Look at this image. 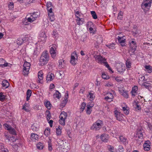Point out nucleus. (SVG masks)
I'll return each instance as SVG.
<instances>
[{
  "label": "nucleus",
  "mask_w": 152,
  "mask_h": 152,
  "mask_svg": "<svg viewBox=\"0 0 152 152\" xmlns=\"http://www.w3.org/2000/svg\"><path fill=\"white\" fill-rule=\"evenodd\" d=\"M49 59V56L48 51L45 50L41 54L39 59V65L43 66L47 64Z\"/></svg>",
  "instance_id": "obj_1"
},
{
  "label": "nucleus",
  "mask_w": 152,
  "mask_h": 152,
  "mask_svg": "<svg viewBox=\"0 0 152 152\" xmlns=\"http://www.w3.org/2000/svg\"><path fill=\"white\" fill-rule=\"evenodd\" d=\"M95 61L99 64H103L104 66L108 68L110 71H112V69L110 68L107 62V61L106 59L100 55H96L94 56Z\"/></svg>",
  "instance_id": "obj_2"
},
{
  "label": "nucleus",
  "mask_w": 152,
  "mask_h": 152,
  "mask_svg": "<svg viewBox=\"0 0 152 152\" xmlns=\"http://www.w3.org/2000/svg\"><path fill=\"white\" fill-rule=\"evenodd\" d=\"M103 125V121L100 120H98L94 123L91 126L90 129L93 130H99L101 128Z\"/></svg>",
  "instance_id": "obj_3"
},
{
  "label": "nucleus",
  "mask_w": 152,
  "mask_h": 152,
  "mask_svg": "<svg viewBox=\"0 0 152 152\" xmlns=\"http://www.w3.org/2000/svg\"><path fill=\"white\" fill-rule=\"evenodd\" d=\"M130 49L129 51H131L133 54H134L135 51L137 50V43L134 39H132L129 42Z\"/></svg>",
  "instance_id": "obj_4"
},
{
  "label": "nucleus",
  "mask_w": 152,
  "mask_h": 152,
  "mask_svg": "<svg viewBox=\"0 0 152 152\" xmlns=\"http://www.w3.org/2000/svg\"><path fill=\"white\" fill-rule=\"evenodd\" d=\"M31 64L30 63L25 61L23 65V74L27 75L28 74V72L30 67Z\"/></svg>",
  "instance_id": "obj_5"
},
{
  "label": "nucleus",
  "mask_w": 152,
  "mask_h": 152,
  "mask_svg": "<svg viewBox=\"0 0 152 152\" xmlns=\"http://www.w3.org/2000/svg\"><path fill=\"white\" fill-rule=\"evenodd\" d=\"M142 133L143 130L141 128L138 129L137 130L136 137L138 138V140L139 141V143H140L143 141V137Z\"/></svg>",
  "instance_id": "obj_6"
},
{
  "label": "nucleus",
  "mask_w": 152,
  "mask_h": 152,
  "mask_svg": "<svg viewBox=\"0 0 152 152\" xmlns=\"http://www.w3.org/2000/svg\"><path fill=\"white\" fill-rule=\"evenodd\" d=\"M115 67L117 71L120 73L123 72L125 70L124 65L122 62L116 63Z\"/></svg>",
  "instance_id": "obj_7"
},
{
  "label": "nucleus",
  "mask_w": 152,
  "mask_h": 152,
  "mask_svg": "<svg viewBox=\"0 0 152 152\" xmlns=\"http://www.w3.org/2000/svg\"><path fill=\"white\" fill-rule=\"evenodd\" d=\"M57 46L56 44H53L50 48V53L52 57L54 58L56 54V49Z\"/></svg>",
  "instance_id": "obj_8"
},
{
  "label": "nucleus",
  "mask_w": 152,
  "mask_h": 152,
  "mask_svg": "<svg viewBox=\"0 0 152 152\" xmlns=\"http://www.w3.org/2000/svg\"><path fill=\"white\" fill-rule=\"evenodd\" d=\"M152 0H143L141 4V7L142 8H147L148 7L150 8L152 3Z\"/></svg>",
  "instance_id": "obj_9"
},
{
  "label": "nucleus",
  "mask_w": 152,
  "mask_h": 152,
  "mask_svg": "<svg viewBox=\"0 0 152 152\" xmlns=\"http://www.w3.org/2000/svg\"><path fill=\"white\" fill-rule=\"evenodd\" d=\"M113 94L110 92H108L106 94L104 99L108 102H110L113 101Z\"/></svg>",
  "instance_id": "obj_10"
},
{
  "label": "nucleus",
  "mask_w": 152,
  "mask_h": 152,
  "mask_svg": "<svg viewBox=\"0 0 152 152\" xmlns=\"http://www.w3.org/2000/svg\"><path fill=\"white\" fill-rule=\"evenodd\" d=\"M118 91L120 94L122 95L124 97L127 99L129 98V95L126 91L125 90L123 87L119 88Z\"/></svg>",
  "instance_id": "obj_11"
},
{
  "label": "nucleus",
  "mask_w": 152,
  "mask_h": 152,
  "mask_svg": "<svg viewBox=\"0 0 152 152\" xmlns=\"http://www.w3.org/2000/svg\"><path fill=\"white\" fill-rule=\"evenodd\" d=\"M114 113L117 120L119 121H121L123 118L124 115L116 110L114 111Z\"/></svg>",
  "instance_id": "obj_12"
},
{
  "label": "nucleus",
  "mask_w": 152,
  "mask_h": 152,
  "mask_svg": "<svg viewBox=\"0 0 152 152\" xmlns=\"http://www.w3.org/2000/svg\"><path fill=\"white\" fill-rule=\"evenodd\" d=\"M94 104L92 102L89 103L86 106V113L88 115L91 114L92 111V108L94 106Z\"/></svg>",
  "instance_id": "obj_13"
},
{
  "label": "nucleus",
  "mask_w": 152,
  "mask_h": 152,
  "mask_svg": "<svg viewBox=\"0 0 152 152\" xmlns=\"http://www.w3.org/2000/svg\"><path fill=\"white\" fill-rule=\"evenodd\" d=\"M48 14L49 17V20L51 21H53L55 20V16L53 12H52V7L49 9L48 11Z\"/></svg>",
  "instance_id": "obj_14"
},
{
  "label": "nucleus",
  "mask_w": 152,
  "mask_h": 152,
  "mask_svg": "<svg viewBox=\"0 0 152 152\" xmlns=\"http://www.w3.org/2000/svg\"><path fill=\"white\" fill-rule=\"evenodd\" d=\"M84 22V18H83V15H81L79 16H77V24L80 25H81Z\"/></svg>",
  "instance_id": "obj_15"
},
{
  "label": "nucleus",
  "mask_w": 152,
  "mask_h": 152,
  "mask_svg": "<svg viewBox=\"0 0 152 152\" xmlns=\"http://www.w3.org/2000/svg\"><path fill=\"white\" fill-rule=\"evenodd\" d=\"M122 110L126 115H128L129 113V108L125 103H123L122 105Z\"/></svg>",
  "instance_id": "obj_16"
},
{
  "label": "nucleus",
  "mask_w": 152,
  "mask_h": 152,
  "mask_svg": "<svg viewBox=\"0 0 152 152\" xmlns=\"http://www.w3.org/2000/svg\"><path fill=\"white\" fill-rule=\"evenodd\" d=\"M87 98L91 101L94 100L95 98V95L93 91H90L88 92Z\"/></svg>",
  "instance_id": "obj_17"
},
{
  "label": "nucleus",
  "mask_w": 152,
  "mask_h": 152,
  "mask_svg": "<svg viewBox=\"0 0 152 152\" xmlns=\"http://www.w3.org/2000/svg\"><path fill=\"white\" fill-rule=\"evenodd\" d=\"M68 143H66L65 142L64 145H62L59 148H60L63 152H66L69 149V148L68 146Z\"/></svg>",
  "instance_id": "obj_18"
},
{
  "label": "nucleus",
  "mask_w": 152,
  "mask_h": 152,
  "mask_svg": "<svg viewBox=\"0 0 152 152\" xmlns=\"http://www.w3.org/2000/svg\"><path fill=\"white\" fill-rule=\"evenodd\" d=\"M76 56V52L74 51V52L72 53L71 56V59L70 62L73 65L75 64V56Z\"/></svg>",
  "instance_id": "obj_19"
},
{
  "label": "nucleus",
  "mask_w": 152,
  "mask_h": 152,
  "mask_svg": "<svg viewBox=\"0 0 152 152\" xmlns=\"http://www.w3.org/2000/svg\"><path fill=\"white\" fill-rule=\"evenodd\" d=\"M119 140L124 145H126L128 143L127 138L122 135L120 136Z\"/></svg>",
  "instance_id": "obj_20"
},
{
  "label": "nucleus",
  "mask_w": 152,
  "mask_h": 152,
  "mask_svg": "<svg viewBox=\"0 0 152 152\" xmlns=\"http://www.w3.org/2000/svg\"><path fill=\"white\" fill-rule=\"evenodd\" d=\"M148 142H149V141H146L143 144L144 149L145 151H148L150 149V145Z\"/></svg>",
  "instance_id": "obj_21"
},
{
  "label": "nucleus",
  "mask_w": 152,
  "mask_h": 152,
  "mask_svg": "<svg viewBox=\"0 0 152 152\" xmlns=\"http://www.w3.org/2000/svg\"><path fill=\"white\" fill-rule=\"evenodd\" d=\"M54 78V74L51 73H49L46 77V80L47 82L51 81L53 80Z\"/></svg>",
  "instance_id": "obj_22"
},
{
  "label": "nucleus",
  "mask_w": 152,
  "mask_h": 152,
  "mask_svg": "<svg viewBox=\"0 0 152 152\" xmlns=\"http://www.w3.org/2000/svg\"><path fill=\"white\" fill-rule=\"evenodd\" d=\"M118 41L121 46H125V39L124 38V37H120L118 36L117 37Z\"/></svg>",
  "instance_id": "obj_23"
},
{
  "label": "nucleus",
  "mask_w": 152,
  "mask_h": 152,
  "mask_svg": "<svg viewBox=\"0 0 152 152\" xmlns=\"http://www.w3.org/2000/svg\"><path fill=\"white\" fill-rule=\"evenodd\" d=\"M100 138L103 142H107L108 139V135L105 134H102L100 136Z\"/></svg>",
  "instance_id": "obj_24"
},
{
  "label": "nucleus",
  "mask_w": 152,
  "mask_h": 152,
  "mask_svg": "<svg viewBox=\"0 0 152 152\" xmlns=\"http://www.w3.org/2000/svg\"><path fill=\"white\" fill-rule=\"evenodd\" d=\"M27 37H26L23 38H19L18 39L17 44L19 45H21L24 41L26 40Z\"/></svg>",
  "instance_id": "obj_25"
},
{
  "label": "nucleus",
  "mask_w": 152,
  "mask_h": 152,
  "mask_svg": "<svg viewBox=\"0 0 152 152\" xmlns=\"http://www.w3.org/2000/svg\"><path fill=\"white\" fill-rule=\"evenodd\" d=\"M138 87L136 86H134L132 88V90L131 91V93L132 94V96L134 97L137 93V91L138 90Z\"/></svg>",
  "instance_id": "obj_26"
},
{
  "label": "nucleus",
  "mask_w": 152,
  "mask_h": 152,
  "mask_svg": "<svg viewBox=\"0 0 152 152\" xmlns=\"http://www.w3.org/2000/svg\"><path fill=\"white\" fill-rule=\"evenodd\" d=\"M132 34L134 37H137L140 34V32L139 30L136 28H134L132 32Z\"/></svg>",
  "instance_id": "obj_27"
},
{
  "label": "nucleus",
  "mask_w": 152,
  "mask_h": 152,
  "mask_svg": "<svg viewBox=\"0 0 152 152\" xmlns=\"http://www.w3.org/2000/svg\"><path fill=\"white\" fill-rule=\"evenodd\" d=\"M139 83H141V82H142L143 81L145 82V81H147V79H145V77L142 74H141L139 76Z\"/></svg>",
  "instance_id": "obj_28"
},
{
  "label": "nucleus",
  "mask_w": 152,
  "mask_h": 152,
  "mask_svg": "<svg viewBox=\"0 0 152 152\" xmlns=\"http://www.w3.org/2000/svg\"><path fill=\"white\" fill-rule=\"evenodd\" d=\"M39 37L41 40L42 41L45 40L47 36L45 32H42L39 34Z\"/></svg>",
  "instance_id": "obj_29"
},
{
  "label": "nucleus",
  "mask_w": 152,
  "mask_h": 152,
  "mask_svg": "<svg viewBox=\"0 0 152 152\" xmlns=\"http://www.w3.org/2000/svg\"><path fill=\"white\" fill-rule=\"evenodd\" d=\"M38 76L39 80H38L39 83H40V81L43 79V74L41 70L39 71L38 73Z\"/></svg>",
  "instance_id": "obj_30"
},
{
  "label": "nucleus",
  "mask_w": 152,
  "mask_h": 152,
  "mask_svg": "<svg viewBox=\"0 0 152 152\" xmlns=\"http://www.w3.org/2000/svg\"><path fill=\"white\" fill-rule=\"evenodd\" d=\"M38 137L37 134L34 133H32L31 136V138L32 140L35 141L36 140L38 139Z\"/></svg>",
  "instance_id": "obj_31"
},
{
  "label": "nucleus",
  "mask_w": 152,
  "mask_h": 152,
  "mask_svg": "<svg viewBox=\"0 0 152 152\" xmlns=\"http://www.w3.org/2000/svg\"><path fill=\"white\" fill-rule=\"evenodd\" d=\"M1 84L2 86L5 88H7L9 86V83L6 80H3Z\"/></svg>",
  "instance_id": "obj_32"
},
{
  "label": "nucleus",
  "mask_w": 152,
  "mask_h": 152,
  "mask_svg": "<svg viewBox=\"0 0 152 152\" xmlns=\"http://www.w3.org/2000/svg\"><path fill=\"white\" fill-rule=\"evenodd\" d=\"M57 142V143L56 145L58 146L59 148L64 144L63 140L60 139L58 140Z\"/></svg>",
  "instance_id": "obj_33"
},
{
  "label": "nucleus",
  "mask_w": 152,
  "mask_h": 152,
  "mask_svg": "<svg viewBox=\"0 0 152 152\" xmlns=\"http://www.w3.org/2000/svg\"><path fill=\"white\" fill-rule=\"evenodd\" d=\"M67 116V114L64 112H62L60 115L59 117L60 119L65 120Z\"/></svg>",
  "instance_id": "obj_34"
},
{
  "label": "nucleus",
  "mask_w": 152,
  "mask_h": 152,
  "mask_svg": "<svg viewBox=\"0 0 152 152\" xmlns=\"http://www.w3.org/2000/svg\"><path fill=\"white\" fill-rule=\"evenodd\" d=\"M5 61L3 58L0 59V66H1L2 67L7 66L8 65V63H5Z\"/></svg>",
  "instance_id": "obj_35"
},
{
  "label": "nucleus",
  "mask_w": 152,
  "mask_h": 152,
  "mask_svg": "<svg viewBox=\"0 0 152 152\" xmlns=\"http://www.w3.org/2000/svg\"><path fill=\"white\" fill-rule=\"evenodd\" d=\"M6 125H7V126H6L7 128V129L9 130L11 134L13 135L16 134V132L14 129H13L10 127L8 128L7 126H9L7 124H6Z\"/></svg>",
  "instance_id": "obj_36"
},
{
  "label": "nucleus",
  "mask_w": 152,
  "mask_h": 152,
  "mask_svg": "<svg viewBox=\"0 0 152 152\" xmlns=\"http://www.w3.org/2000/svg\"><path fill=\"white\" fill-rule=\"evenodd\" d=\"M95 27V25L92 22L90 21L88 22L87 24V29H89L90 28H92Z\"/></svg>",
  "instance_id": "obj_37"
},
{
  "label": "nucleus",
  "mask_w": 152,
  "mask_h": 152,
  "mask_svg": "<svg viewBox=\"0 0 152 152\" xmlns=\"http://www.w3.org/2000/svg\"><path fill=\"white\" fill-rule=\"evenodd\" d=\"M61 96L60 93L57 90L56 91L55 94H53V97L54 98H57L58 99H59Z\"/></svg>",
  "instance_id": "obj_38"
},
{
  "label": "nucleus",
  "mask_w": 152,
  "mask_h": 152,
  "mask_svg": "<svg viewBox=\"0 0 152 152\" xmlns=\"http://www.w3.org/2000/svg\"><path fill=\"white\" fill-rule=\"evenodd\" d=\"M145 70L148 73H150L152 72V68L151 66L150 65H146L145 66Z\"/></svg>",
  "instance_id": "obj_39"
},
{
  "label": "nucleus",
  "mask_w": 152,
  "mask_h": 152,
  "mask_svg": "<svg viewBox=\"0 0 152 152\" xmlns=\"http://www.w3.org/2000/svg\"><path fill=\"white\" fill-rule=\"evenodd\" d=\"M124 149L123 146L121 145H119L116 149V152H124Z\"/></svg>",
  "instance_id": "obj_40"
},
{
  "label": "nucleus",
  "mask_w": 152,
  "mask_h": 152,
  "mask_svg": "<svg viewBox=\"0 0 152 152\" xmlns=\"http://www.w3.org/2000/svg\"><path fill=\"white\" fill-rule=\"evenodd\" d=\"M87 30L89 31V33L90 34H94L96 33V30L95 28V27L92 28H90L89 29H88Z\"/></svg>",
  "instance_id": "obj_41"
},
{
  "label": "nucleus",
  "mask_w": 152,
  "mask_h": 152,
  "mask_svg": "<svg viewBox=\"0 0 152 152\" xmlns=\"http://www.w3.org/2000/svg\"><path fill=\"white\" fill-rule=\"evenodd\" d=\"M46 118L48 121H49L50 119L51 118V114L50 112L48 110L46 111Z\"/></svg>",
  "instance_id": "obj_42"
},
{
  "label": "nucleus",
  "mask_w": 152,
  "mask_h": 152,
  "mask_svg": "<svg viewBox=\"0 0 152 152\" xmlns=\"http://www.w3.org/2000/svg\"><path fill=\"white\" fill-rule=\"evenodd\" d=\"M126 67L130 69L131 67V63L129 59H127L126 62Z\"/></svg>",
  "instance_id": "obj_43"
},
{
  "label": "nucleus",
  "mask_w": 152,
  "mask_h": 152,
  "mask_svg": "<svg viewBox=\"0 0 152 152\" xmlns=\"http://www.w3.org/2000/svg\"><path fill=\"white\" fill-rule=\"evenodd\" d=\"M144 114L145 115H150L151 114V112L149 109L146 108L144 109Z\"/></svg>",
  "instance_id": "obj_44"
},
{
  "label": "nucleus",
  "mask_w": 152,
  "mask_h": 152,
  "mask_svg": "<svg viewBox=\"0 0 152 152\" xmlns=\"http://www.w3.org/2000/svg\"><path fill=\"white\" fill-rule=\"evenodd\" d=\"M56 134L57 135H60L61 134V127L59 126L56 129Z\"/></svg>",
  "instance_id": "obj_45"
},
{
  "label": "nucleus",
  "mask_w": 152,
  "mask_h": 152,
  "mask_svg": "<svg viewBox=\"0 0 152 152\" xmlns=\"http://www.w3.org/2000/svg\"><path fill=\"white\" fill-rule=\"evenodd\" d=\"M37 147L38 149L42 150L43 149L44 145L43 143L40 142H39L37 144Z\"/></svg>",
  "instance_id": "obj_46"
},
{
  "label": "nucleus",
  "mask_w": 152,
  "mask_h": 152,
  "mask_svg": "<svg viewBox=\"0 0 152 152\" xmlns=\"http://www.w3.org/2000/svg\"><path fill=\"white\" fill-rule=\"evenodd\" d=\"M102 78L104 79L107 80L110 78L109 75H107L106 73L105 72H103L102 75Z\"/></svg>",
  "instance_id": "obj_47"
},
{
  "label": "nucleus",
  "mask_w": 152,
  "mask_h": 152,
  "mask_svg": "<svg viewBox=\"0 0 152 152\" xmlns=\"http://www.w3.org/2000/svg\"><path fill=\"white\" fill-rule=\"evenodd\" d=\"M50 129L49 128L45 129L44 131V134L47 137L48 136L50 133Z\"/></svg>",
  "instance_id": "obj_48"
},
{
  "label": "nucleus",
  "mask_w": 152,
  "mask_h": 152,
  "mask_svg": "<svg viewBox=\"0 0 152 152\" xmlns=\"http://www.w3.org/2000/svg\"><path fill=\"white\" fill-rule=\"evenodd\" d=\"M115 44L114 43L106 45V46L109 48L112 49H114L115 48Z\"/></svg>",
  "instance_id": "obj_49"
},
{
  "label": "nucleus",
  "mask_w": 152,
  "mask_h": 152,
  "mask_svg": "<svg viewBox=\"0 0 152 152\" xmlns=\"http://www.w3.org/2000/svg\"><path fill=\"white\" fill-rule=\"evenodd\" d=\"M67 102V100H63L62 101L61 103L60 104V106L62 107L63 108L66 105V103Z\"/></svg>",
  "instance_id": "obj_50"
},
{
  "label": "nucleus",
  "mask_w": 152,
  "mask_h": 152,
  "mask_svg": "<svg viewBox=\"0 0 152 152\" xmlns=\"http://www.w3.org/2000/svg\"><path fill=\"white\" fill-rule=\"evenodd\" d=\"M86 104L85 103L83 102L81 104L80 108V112H83L85 109L86 106Z\"/></svg>",
  "instance_id": "obj_51"
},
{
  "label": "nucleus",
  "mask_w": 152,
  "mask_h": 152,
  "mask_svg": "<svg viewBox=\"0 0 152 152\" xmlns=\"http://www.w3.org/2000/svg\"><path fill=\"white\" fill-rule=\"evenodd\" d=\"M109 152H115L114 147L111 145H108V146Z\"/></svg>",
  "instance_id": "obj_52"
},
{
  "label": "nucleus",
  "mask_w": 152,
  "mask_h": 152,
  "mask_svg": "<svg viewBox=\"0 0 152 152\" xmlns=\"http://www.w3.org/2000/svg\"><path fill=\"white\" fill-rule=\"evenodd\" d=\"M91 12L92 17L94 19H96L97 18V15L94 11H91Z\"/></svg>",
  "instance_id": "obj_53"
},
{
  "label": "nucleus",
  "mask_w": 152,
  "mask_h": 152,
  "mask_svg": "<svg viewBox=\"0 0 152 152\" xmlns=\"http://www.w3.org/2000/svg\"><path fill=\"white\" fill-rule=\"evenodd\" d=\"M45 105L48 109H50L51 104L49 101H47L45 104Z\"/></svg>",
  "instance_id": "obj_54"
},
{
  "label": "nucleus",
  "mask_w": 152,
  "mask_h": 152,
  "mask_svg": "<svg viewBox=\"0 0 152 152\" xmlns=\"http://www.w3.org/2000/svg\"><path fill=\"white\" fill-rule=\"evenodd\" d=\"M5 99V96L2 92L0 93V101H3Z\"/></svg>",
  "instance_id": "obj_55"
},
{
  "label": "nucleus",
  "mask_w": 152,
  "mask_h": 152,
  "mask_svg": "<svg viewBox=\"0 0 152 152\" xmlns=\"http://www.w3.org/2000/svg\"><path fill=\"white\" fill-rule=\"evenodd\" d=\"M123 12L121 11H120L118 14V19L120 20H121L123 18Z\"/></svg>",
  "instance_id": "obj_56"
},
{
  "label": "nucleus",
  "mask_w": 152,
  "mask_h": 152,
  "mask_svg": "<svg viewBox=\"0 0 152 152\" xmlns=\"http://www.w3.org/2000/svg\"><path fill=\"white\" fill-rule=\"evenodd\" d=\"M115 80L118 82H119L123 80V78L120 77H114Z\"/></svg>",
  "instance_id": "obj_57"
},
{
  "label": "nucleus",
  "mask_w": 152,
  "mask_h": 152,
  "mask_svg": "<svg viewBox=\"0 0 152 152\" xmlns=\"http://www.w3.org/2000/svg\"><path fill=\"white\" fill-rule=\"evenodd\" d=\"M29 16V15H27L26 17V20L28 22L31 23L34 21V20L32 19L31 18H29L28 17Z\"/></svg>",
  "instance_id": "obj_58"
},
{
  "label": "nucleus",
  "mask_w": 152,
  "mask_h": 152,
  "mask_svg": "<svg viewBox=\"0 0 152 152\" xmlns=\"http://www.w3.org/2000/svg\"><path fill=\"white\" fill-rule=\"evenodd\" d=\"M28 106V104L26 103L23 106V109L24 110L26 111H28V109L26 108V107Z\"/></svg>",
  "instance_id": "obj_59"
},
{
  "label": "nucleus",
  "mask_w": 152,
  "mask_h": 152,
  "mask_svg": "<svg viewBox=\"0 0 152 152\" xmlns=\"http://www.w3.org/2000/svg\"><path fill=\"white\" fill-rule=\"evenodd\" d=\"M8 7L9 9H12L14 7V4L13 2H10L8 5Z\"/></svg>",
  "instance_id": "obj_60"
},
{
  "label": "nucleus",
  "mask_w": 152,
  "mask_h": 152,
  "mask_svg": "<svg viewBox=\"0 0 152 152\" xmlns=\"http://www.w3.org/2000/svg\"><path fill=\"white\" fill-rule=\"evenodd\" d=\"M64 119H60L59 120L60 124L62 125H64L65 124V121Z\"/></svg>",
  "instance_id": "obj_61"
},
{
  "label": "nucleus",
  "mask_w": 152,
  "mask_h": 152,
  "mask_svg": "<svg viewBox=\"0 0 152 152\" xmlns=\"http://www.w3.org/2000/svg\"><path fill=\"white\" fill-rule=\"evenodd\" d=\"M30 14H31V15L33 17V18H34L35 20H36V19L38 16V15L36 14V12H35L30 13Z\"/></svg>",
  "instance_id": "obj_62"
},
{
  "label": "nucleus",
  "mask_w": 152,
  "mask_h": 152,
  "mask_svg": "<svg viewBox=\"0 0 152 152\" xmlns=\"http://www.w3.org/2000/svg\"><path fill=\"white\" fill-rule=\"evenodd\" d=\"M39 54V52L37 51V49H35L34 51L33 55L34 56H37Z\"/></svg>",
  "instance_id": "obj_63"
},
{
  "label": "nucleus",
  "mask_w": 152,
  "mask_h": 152,
  "mask_svg": "<svg viewBox=\"0 0 152 152\" xmlns=\"http://www.w3.org/2000/svg\"><path fill=\"white\" fill-rule=\"evenodd\" d=\"M148 81H145V82L144 81L143 83H142V85L143 86H144L146 88H148V86L149 85H147V84H148V83H147Z\"/></svg>",
  "instance_id": "obj_64"
}]
</instances>
